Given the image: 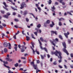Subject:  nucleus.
I'll return each instance as SVG.
<instances>
[{"label": "nucleus", "instance_id": "obj_1", "mask_svg": "<svg viewBox=\"0 0 73 73\" xmlns=\"http://www.w3.org/2000/svg\"><path fill=\"white\" fill-rule=\"evenodd\" d=\"M58 54H59V56H58ZM55 54L56 56H58V58H60V60H58V62L59 63H60L62 62V57L61 56L62 54L61 52L60 51H58L57 50H56L55 52Z\"/></svg>", "mask_w": 73, "mask_h": 73}, {"label": "nucleus", "instance_id": "obj_2", "mask_svg": "<svg viewBox=\"0 0 73 73\" xmlns=\"http://www.w3.org/2000/svg\"><path fill=\"white\" fill-rule=\"evenodd\" d=\"M62 44L64 48L62 49L63 51L64 52L66 53L67 55H69V53H68V51L66 49V45L65 42H63Z\"/></svg>", "mask_w": 73, "mask_h": 73}, {"label": "nucleus", "instance_id": "obj_3", "mask_svg": "<svg viewBox=\"0 0 73 73\" xmlns=\"http://www.w3.org/2000/svg\"><path fill=\"white\" fill-rule=\"evenodd\" d=\"M38 41L39 42V44L40 45V49H42V50H43V49H44V50L47 52V53H48V50H47V49H46V48L45 47H44L43 48H42V47L41 46V45H42V43H41V42L40 41V40H38Z\"/></svg>", "mask_w": 73, "mask_h": 73}, {"label": "nucleus", "instance_id": "obj_4", "mask_svg": "<svg viewBox=\"0 0 73 73\" xmlns=\"http://www.w3.org/2000/svg\"><path fill=\"white\" fill-rule=\"evenodd\" d=\"M34 64V62L33 61L31 63V65H32V64H33V67L34 68V69H37V65H36Z\"/></svg>", "mask_w": 73, "mask_h": 73}, {"label": "nucleus", "instance_id": "obj_5", "mask_svg": "<svg viewBox=\"0 0 73 73\" xmlns=\"http://www.w3.org/2000/svg\"><path fill=\"white\" fill-rule=\"evenodd\" d=\"M21 7L20 8L21 9H23V8H24V7H27V5L24 2L22 3L21 4Z\"/></svg>", "mask_w": 73, "mask_h": 73}, {"label": "nucleus", "instance_id": "obj_6", "mask_svg": "<svg viewBox=\"0 0 73 73\" xmlns=\"http://www.w3.org/2000/svg\"><path fill=\"white\" fill-rule=\"evenodd\" d=\"M50 41L51 43L55 46V44H54V42H55V40H53L52 41L51 40H50Z\"/></svg>", "mask_w": 73, "mask_h": 73}, {"label": "nucleus", "instance_id": "obj_7", "mask_svg": "<svg viewBox=\"0 0 73 73\" xmlns=\"http://www.w3.org/2000/svg\"><path fill=\"white\" fill-rule=\"evenodd\" d=\"M30 47L33 50V54H35V52H38V51H37V49H36L35 50H35H34V49H33V48H32V46H31Z\"/></svg>", "mask_w": 73, "mask_h": 73}, {"label": "nucleus", "instance_id": "obj_8", "mask_svg": "<svg viewBox=\"0 0 73 73\" xmlns=\"http://www.w3.org/2000/svg\"><path fill=\"white\" fill-rule=\"evenodd\" d=\"M64 36H65V37H66V38H68V35H69V32H67V33H64Z\"/></svg>", "mask_w": 73, "mask_h": 73}, {"label": "nucleus", "instance_id": "obj_9", "mask_svg": "<svg viewBox=\"0 0 73 73\" xmlns=\"http://www.w3.org/2000/svg\"><path fill=\"white\" fill-rule=\"evenodd\" d=\"M8 45V44L7 42H5L3 43V46L4 47H7Z\"/></svg>", "mask_w": 73, "mask_h": 73}, {"label": "nucleus", "instance_id": "obj_10", "mask_svg": "<svg viewBox=\"0 0 73 73\" xmlns=\"http://www.w3.org/2000/svg\"><path fill=\"white\" fill-rule=\"evenodd\" d=\"M10 58H5V60H6L8 61H9V62H11L12 61V60L10 59Z\"/></svg>", "mask_w": 73, "mask_h": 73}, {"label": "nucleus", "instance_id": "obj_11", "mask_svg": "<svg viewBox=\"0 0 73 73\" xmlns=\"http://www.w3.org/2000/svg\"><path fill=\"white\" fill-rule=\"evenodd\" d=\"M40 56L41 59H42V60H44V57H46V55H45V54H44V56H42V55H40Z\"/></svg>", "mask_w": 73, "mask_h": 73}, {"label": "nucleus", "instance_id": "obj_12", "mask_svg": "<svg viewBox=\"0 0 73 73\" xmlns=\"http://www.w3.org/2000/svg\"><path fill=\"white\" fill-rule=\"evenodd\" d=\"M14 45L16 46L14 47V48L15 49L16 51H17V45L16 44H15Z\"/></svg>", "mask_w": 73, "mask_h": 73}, {"label": "nucleus", "instance_id": "obj_13", "mask_svg": "<svg viewBox=\"0 0 73 73\" xmlns=\"http://www.w3.org/2000/svg\"><path fill=\"white\" fill-rule=\"evenodd\" d=\"M52 11V12H54V11L55 10V8L54 7V6H53V7H51Z\"/></svg>", "mask_w": 73, "mask_h": 73}, {"label": "nucleus", "instance_id": "obj_14", "mask_svg": "<svg viewBox=\"0 0 73 73\" xmlns=\"http://www.w3.org/2000/svg\"><path fill=\"white\" fill-rule=\"evenodd\" d=\"M28 13V11L27 10H25L24 12L23 15L25 16Z\"/></svg>", "mask_w": 73, "mask_h": 73}, {"label": "nucleus", "instance_id": "obj_15", "mask_svg": "<svg viewBox=\"0 0 73 73\" xmlns=\"http://www.w3.org/2000/svg\"><path fill=\"white\" fill-rule=\"evenodd\" d=\"M8 49H11V48H12V46H11V44H10V43H9V45H8Z\"/></svg>", "mask_w": 73, "mask_h": 73}, {"label": "nucleus", "instance_id": "obj_16", "mask_svg": "<svg viewBox=\"0 0 73 73\" xmlns=\"http://www.w3.org/2000/svg\"><path fill=\"white\" fill-rule=\"evenodd\" d=\"M26 38H27V39H26L27 41H29V40H30V38L29 36H26Z\"/></svg>", "mask_w": 73, "mask_h": 73}, {"label": "nucleus", "instance_id": "obj_17", "mask_svg": "<svg viewBox=\"0 0 73 73\" xmlns=\"http://www.w3.org/2000/svg\"><path fill=\"white\" fill-rule=\"evenodd\" d=\"M3 62L4 63V64H3L4 66V64L5 65V64H8L7 61L5 62V61H3Z\"/></svg>", "mask_w": 73, "mask_h": 73}, {"label": "nucleus", "instance_id": "obj_18", "mask_svg": "<svg viewBox=\"0 0 73 73\" xmlns=\"http://www.w3.org/2000/svg\"><path fill=\"white\" fill-rule=\"evenodd\" d=\"M3 17H5V18H6V19H8V15H3Z\"/></svg>", "mask_w": 73, "mask_h": 73}, {"label": "nucleus", "instance_id": "obj_19", "mask_svg": "<svg viewBox=\"0 0 73 73\" xmlns=\"http://www.w3.org/2000/svg\"><path fill=\"white\" fill-rule=\"evenodd\" d=\"M11 8L14 11H17V9L15 8L12 6H11Z\"/></svg>", "mask_w": 73, "mask_h": 73}, {"label": "nucleus", "instance_id": "obj_20", "mask_svg": "<svg viewBox=\"0 0 73 73\" xmlns=\"http://www.w3.org/2000/svg\"><path fill=\"white\" fill-rule=\"evenodd\" d=\"M7 51H8V50L7 49V48H5V49H4V52H5V53H6V52H7Z\"/></svg>", "mask_w": 73, "mask_h": 73}, {"label": "nucleus", "instance_id": "obj_21", "mask_svg": "<svg viewBox=\"0 0 73 73\" xmlns=\"http://www.w3.org/2000/svg\"><path fill=\"white\" fill-rule=\"evenodd\" d=\"M49 1H48V4H51V3H52V1L51 0H49Z\"/></svg>", "mask_w": 73, "mask_h": 73}, {"label": "nucleus", "instance_id": "obj_22", "mask_svg": "<svg viewBox=\"0 0 73 73\" xmlns=\"http://www.w3.org/2000/svg\"><path fill=\"white\" fill-rule=\"evenodd\" d=\"M51 36H52V34H55V31H51Z\"/></svg>", "mask_w": 73, "mask_h": 73}, {"label": "nucleus", "instance_id": "obj_23", "mask_svg": "<svg viewBox=\"0 0 73 73\" xmlns=\"http://www.w3.org/2000/svg\"><path fill=\"white\" fill-rule=\"evenodd\" d=\"M25 51V50L24 49V47L22 48L21 50V52H24Z\"/></svg>", "mask_w": 73, "mask_h": 73}, {"label": "nucleus", "instance_id": "obj_24", "mask_svg": "<svg viewBox=\"0 0 73 73\" xmlns=\"http://www.w3.org/2000/svg\"><path fill=\"white\" fill-rule=\"evenodd\" d=\"M14 21H16V22H19V20L15 18L14 19Z\"/></svg>", "mask_w": 73, "mask_h": 73}, {"label": "nucleus", "instance_id": "obj_25", "mask_svg": "<svg viewBox=\"0 0 73 73\" xmlns=\"http://www.w3.org/2000/svg\"><path fill=\"white\" fill-rule=\"evenodd\" d=\"M31 36L33 38H34V39H36L35 37H34V35L33 34H31Z\"/></svg>", "mask_w": 73, "mask_h": 73}, {"label": "nucleus", "instance_id": "obj_26", "mask_svg": "<svg viewBox=\"0 0 73 73\" xmlns=\"http://www.w3.org/2000/svg\"><path fill=\"white\" fill-rule=\"evenodd\" d=\"M51 54L52 55H53V54H55V52L51 51Z\"/></svg>", "mask_w": 73, "mask_h": 73}, {"label": "nucleus", "instance_id": "obj_27", "mask_svg": "<svg viewBox=\"0 0 73 73\" xmlns=\"http://www.w3.org/2000/svg\"><path fill=\"white\" fill-rule=\"evenodd\" d=\"M40 40L41 41H42V42H43V41H44V39H43V38H42V37L40 38Z\"/></svg>", "mask_w": 73, "mask_h": 73}, {"label": "nucleus", "instance_id": "obj_28", "mask_svg": "<svg viewBox=\"0 0 73 73\" xmlns=\"http://www.w3.org/2000/svg\"><path fill=\"white\" fill-rule=\"evenodd\" d=\"M59 37L60 38L61 40H62L63 38H62V36L61 35H60L59 36Z\"/></svg>", "mask_w": 73, "mask_h": 73}, {"label": "nucleus", "instance_id": "obj_29", "mask_svg": "<svg viewBox=\"0 0 73 73\" xmlns=\"http://www.w3.org/2000/svg\"><path fill=\"white\" fill-rule=\"evenodd\" d=\"M4 66L8 69H10V67L9 66H7L5 64H4Z\"/></svg>", "mask_w": 73, "mask_h": 73}, {"label": "nucleus", "instance_id": "obj_30", "mask_svg": "<svg viewBox=\"0 0 73 73\" xmlns=\"http://www.w3.org/2000/svg\"><path fill=\"white\" fill-rule=\"evenodd\" d=\"M46 24H49L50 23V21L49 20H47L46 21Z\"/></svg>", "mask_w": 73, "mask_h": 73}, {"label": "nucleus", "instance_id": "obj_31", "mask_svg": "<svg viewBox=\"0 0 73 73\" xmlns=\"http://www.w3.org/2000/svg\"><path fill=\"white\" fill-rule=\"evenodd\" d=\"M68 44H70L71 43V40L70 39H68Z\"/></svg>", "mask_w": 73, "mask_h": 73}, {"label": "nucleus", "instance_id": "obj_32", "mask_svg": "<svg viewBox=\"0 0 73 73\" xmlns=\"http://www.w3.org/2000/svg\"><path fill=\"white\" fill-rule=\"evenodd\" d=\"M14 65L15 67H17L19 65V64H18V63H17L16 64H15Z\"/></svg>", "mask_w": 73, "mask_h": 73}, {"label": "nucleus", "instance_id": "obj_33", "mask_svg": "<svg viewBox=\"0 0 73 73\" xmlns=\"http://www.w3.org/2000/svg\"><path fill=\"white\" fill-rule=\"evenodd\" d=\"M37 8L39 11V12H41V8L40 7H38Z\"/></svg>", "mask_w": 73, "mask_h": 73}, {"label": "nucleus", "instance_id": "obj_34", "mask_svg": "<svg viewBox=\"0 0 73 73\" xmlns=\"http://www.w3.org/2000/svg\"><path fill=\"white\" fill-rule=\"evenodd\" d=\"M37 28H40L41 27V25L40 24H38V25L37 26Z\"/></svg>", "mask_w": 73, "mask_h": 73}, {"label": "nucleus", "instance_id": "obj_35", "mask_svg": "<svg viewBox=\"0 0 73 73\" xmlns=\"http://www.w3.org/2000/svg\"><path fill=\"white\" fill-rule=\"evenodd\" d=\"M58 24H59V26H62V23H61V22H59V23H58Z\"/></svg>", "mask_w": 73, "mask_h": 73}, {"label": "nucleus", "instance_id": "obj_36", "mask_svg": "<svg viewBox=\"0 0 73 73\" xmlns=\"http://www.w3.org/2000/svg\"><path fill=\"white\" fill-rule=\"evenodd\" d=\"M8 70H9L8 71L9 73H13V72H12V71H11L10 70H9V69Z\"/></svg>", "mask_w": 73, "mask_h": 73}, {"label": "nucleus", "instance_id": "obj_37", "mask_svg": "<svg viewBox=\"0 0 73 73\" xmlns=\"http://www.w3.org/2000/svg\"><path fill=\"white\" fill-rule=\"evenodd\" d=\"M6 15H8L7 16H9L10 15H11V13H9V12H8L6 13Z\"/></svg>", "mask_w": 73, "mask_h": 73}, {"label": "nucleus", "instance_id": "obj_38", "mask_svg": "<svg viewBox=\"0 0 73 73\" xmlns=\"http://www.w3.org/2000/svg\"><path fill=\"white\" fill-rule=\"evenodd\" d=\"M3 8H4L5 9H6V11H8V9L7 8V7H5L4 6H3Z\"/></svg>", "mask_w": 73, "mask_h": 73}, {"label": "nucleus", "instance_id": "obj_39", "mask_svg": "<svg viewBox=\"0 0 73 73\" xmlns=\"http://www.w3.org/2000/svg\"><path fill=\"white\" fill-rule=\"evenodd\" d=\"M29 14H30V15H32V16H33V17H34V18H35V15H33V13H29Z\"/></svg>", "mask_w": 73, "mask_h": 73}, {"label": "nucleus", "instance_id": "obj_40", "mask_svg": "<svg viewBox=\"0 0 73 73\" xmlns=\"http://www.w3.org/2000/svg\"><path fill=\"white\" fill-rule=\"evenodd\" d=\"M34 33L35 35L36 36H37V32H34Z\"/></svg>", "mask_w": 73, "mask_h": 73}, {"label": "nucleus", "instance_id": "obj_41", "mask_svg": "<svg viewBox=\"0 0 73 73\" xmlns=\"http://www.w3.org/2000/svg\"><path fill=\"white\" fill-rule=\"evenodd\" d=\"M18 47L20 49H21V45L20 44H19L18 45Z\"/></svg>", "mask_w": 73, "mask_h": 73}, {"label": "nucleus", "instance_id": "obj_42", "mask_svg": "<svg viewBox=\"0 0 73 73\" xmlns=\"http://www.w3.org/2000/svg\"><path fill=\"white\" fill-rule=\"evenodd\" d=\"M1 13H2L3 14H4V13H5V11H1Z\"/></svg>", "mask_w": 73, "mask_h": 73}, {"label": "nucleus", "instance_id": "obj_43", "mask_svg": "<svg viewBox=\"0 0 73 73\" xmlns=\"http://www.w3.org/2000/svg\"><path fill=\"white\" fill-rule=\"evenodd\" d=\"M55 40V41H56V42H58V38H56Z\"/></svg>", "mask_w": 73, "mask_h": 73}, {"label": "nucleus", "instance_id": "obj_44", "mask_svg": "<svg viewBox=\"0 0 73 73\" xmlns=\"http://www.w3.org/2000/svg\"><path fill=\"white\" fill-rule=\"evenodd\" d=\"M26 20L27 22H28V21H29V19H28V18H26Z\"/></svg>", "mask_w": 73, "mask_h": 73}, {"label": "nucleus", "instance_id": "obj_45", "mask_svg": "<svg viewBox=\"0 0 73 73\" xmlns=\"http://www.w3.org/2000/svg\"><path fill=\"white\" fill-rule=\"evenodd\" d=\"M53 25L52 24H50V27H51V28H52V27H53Z\"/></svg>", "mask_w": 73, "mask_h": 73}, {"label": "nucleus", "instance_id": "obj_46", "mask_svg": "<svg viewBox=\"0 0 73 73\" xmlns=\"http://www.w3.org/2000/svg\"><path fill=\"white\" fill-rule=\"evenodd\" d=\"M32 46L33 48H35V46H34V43H32Z\"/></svg>", "mask_w": 73, "mask_h": 73}, {"label": "nucleus", "instance_id": "obj_47", "mask_svg": "<svg viewBox=\"0 0 73 73\" xmlns=\"http://www.w3.org/2000/svg\"><path fill=\"white\" fill-rule=\"evenodd\" d=\"M2 25L3 26V27H6V25H5V24H4V23L2 24Z\"/></svg>", "mask_w": 73, "mask_h": 73}, {"label": "nucleus", "instance_id": "obj_48", "mask_svg": "<svg viewBox=\"0 0 73 73\" xmlns=\"http://www.w3.org/2000/svg\"><path fill=\"white\" fill-rule=\"evenodd\" d=\"M36 62L37 64H39L40 63V61H39V60H37Z\"/></svg>", "mask_w": 73, "mask_h": 73}, {"label": "nucleus", "instance_id": "obj_49", "mask_svg": "<svg viewBox=\"0 0 73 73\" xmlns=\"http://www.w3.org/2000/svg\"><path fill=\"white\" fill-rule=\"evenodd\" d=\"M61 3H62V5H64L65 4V3L64 2H62Z\"/></svg>", "mask_w": 73, "mask_h": 73}, {"label": "nucleus", "instance_id": "obj_50", "mask_svg": "<svg viewBox=\"0 0 73 73\" xmlns=\"http://www.w3.org/2000/svg\"><path fill=\"white\" fill-rule=\"evenodd\" d=\"M58 67H59V68H62V67L60 65H58Z\"/></svg>", "mask_w": 73, "mask_h": 73}, {"label": "nucleus", "instance_id": "obj_51", "mask_svg": "<svg viewBox=\"0 0 73 73\" xmlns=\"http://www.w3.org/2000/svg\"><path fill=\"white\" fill-rule=\"evenodd\" d=\"M47 56L48 58H50V55L49 54H48Z\"/></svg>", "mask_w": 73, "mask_h": 73}, {"label": "nucleus", "instance_id": "obj_52", "mask_svg": "<svg viewBox=\"0 0 73 73\" xmlns=\"http://www.w3.org/2000/svg\"><path fill=\"white\" fill-rule=\"evenodd\" d=\"M21 59H23V60H25L26 59V58L25 57H21Z\"/></svg>", "mask_w": 73, "mask_h": 73}, {"label": "nucleus", "instance_id": "obj_53", "mask_svg": "<svg viewBox=\"0 0 73 73\" xmlns=\"http://www.w3.org/2000/svg\"><path fill=\"white\" fill-rule=\"evenodd\" d=\"M18 17H21V15H20L19 14H18Z\"/></svg>", "mask_w": 73, "mask_h": 73}, {"label": "nucleus", "instance_id": "obj_54", "mask_svg": "<svg viewBox=\"0 0 73 73\" xmlns=\"http://www.w3.org/2000/svg\"><path fill=\"white\" fill-rule=\"evenodd\" d=\"M24 31H22V33L23 35H25V34H24Z\"/></svg>", "mask_w": 73, "mask_h": 73}, {"label": "nucleus", "instance_id": "obj_55", "mask_svg": "<svg viewBox=\"0 0 73 73\" xmlns=\"http://www.w3.org/2000/svg\"><path fill=\"white\" fill-rule=\"evenodd\" d=\"M70 56L71 57H73V54H70Z\"/></svg>", "mask_w": 73, "mask_h": 73}, {"label": "nucleus", "instance_id": "obj_56", "mask_svg": "<svg viewBox=\"0 0 73 73\" xmlns=\"http://www.w3.org/2000/svg\"><path fill=\"white\" fill-rule=\"evenodd\" d=\"M70 67L71 68H72V69H73V66L72 65H70Z\"/></svg>", "mask_w": 73, "mask_h": 73}, {"label": "nucleus", "instance_id": "obj_57", "mask_svg": "<svg viewBox=\"0 0 73 73\" xmlns=\"http://www.w3.org/2000/svg\"><path fill=\"white\" fill-rule=\"evenodd\" d=\"M14 27H15V28H18V26H17L16 25H14Z\"/></svg>", "mask_w": 73, "mask_h": 73}, {"label": "nucleus", "instance_id": "obj_58", "mask_svg": "<svg viewBox=\"0 0 73 73\" xmlns=\"http://www.w3.org/2000/svg\"><path fill=\"white\" fill-rule=\"evenodd\" d=\"M36 5V7H38V4H35Z\"/></svg>", "mask_w": 73, "mask_h": 73}, {"label": "nucleus", "instance_id": "obj_59", "mask_svg": "<svg viewBox=\"0 0 73 73\" xmlns=\"http://www.w3.org/2000/svg\"><path fill=\"white\" fill-rule=\"evenodd\" d=\"M52 61H53V59L52 58H50V62H52Z\"/></svg>", "mask_w": 73, "mask_h": 73}, {"label": "nucleus", "instance_id": "obj_60", "mask_svg": "<svg viewBox=\"0 0 73 73\" xmlns=\"http://www.w3.org/2000/svg\"><path fill=\"white\" fill-rule=\"evenodd\" d=\"M52 25H54V22L53 21L52 22Z\"/></svg>", "mask_w": 73, "mask_h": 73}, {"label": "nucleus", "instance_id": "obj_61", "mask_svg": "<svg viewBox=\"0 0 73 73\" xmlns=\"http://www.w3.org/2000/svg\"><path fill=\"white\" fill-rule=\"evenodd\" d=\"M36 53L37 54H40V52H39L37 51L36 52Z\"/></svg>", "mask_w": 73, "mask_h": 73}, {"label": "nucleus", "instance_id": "obj_62", "mask_svg": "<svg viewBox=\"0 0 73 73\" xmlns=\"http://www.w3.org/2000/svg\"><path fill=\"white\" fill-rule=\"evenodd\" d=\"M19 70H23V68H21L19 69Z\"/></svg>", "mask_w": 73, "mask_h": 73}, {"label": "nucleus", "instance_id": "obj_63", "mask_svg": "<svg viewBox=\"0 0 73 73\" xmlns=\"http://www.w3.org/2000/svg\"><path fill=\"white\" fill-rule=\"evenodd\" d=\"M55 35H57V32L55 31Z\"/></svg>", "mask_w": 73, "mask_h": 73}, {"label": "nucleus", "instance_id": "obj_64", "mask_svg": "<svg viewBox=\"0 0 73 73\" xmlns=\"http://www.w3.org/2000/svg\"><path fill=\"white\" fill-rule=\"evenodd\" d=\"M13 15H16V13L15 12H14L13 13Z\"/></svg>", "mask_w": 73, "mask_h": 73}]
</instances>
